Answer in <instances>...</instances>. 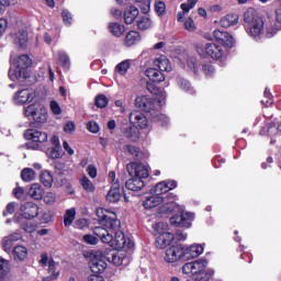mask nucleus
<instances>
[{"label":"nucleus","mask_w":281,"mask_h":281,"mask_svg":"<svg viewBox=\"0 0 281 281\" xmlns=\"http://www.w3.org/2000/svg\"><path fill=\"white\" fill-rule=\"evenodd\" d=\"M97 216L100 218V225L95 226L93 229V235L98 236L102 243L110 245L113 249H133L135 243L128 240L126 243V237H124V232L120 229L122 223L117 220V215L113 212H109L104 209L97 210Z\"/></svg>","instance_id":"obj_1"},{"label":"nucleus","mask_w":281,"mask_h":281,"mask_svg":"<svg viewBox=\"0 0 281 281\" xmlns=\"http://www.w3.org/2000/svg\"><path fill=\"white\" fill-rule=\"evenodd\" d=\"M210 262L207 259H199L192 262L184 263L182 267V273L189 276L196 281H210L214 278V269L209 268Z\"/></svg>","instance_id":"obj_2"},{"label":"nucleus","mask_w":281,"mask_h":281,"mask_svg":"<svg viewBox=\"0 0 281 281\" xmlns=\"http://www.w3.org/2000/svg\"><path fill=\"white\" fill-rule=\"evenodd\" d=\"M32 67V58L29 55H20L11 57V67L9 69V78L12 82H19L21 86L25 85V80L30 78L27 68Z\"/></svg>","instance_id":"obj_3"},{"label":"nucleus","mask_w":281,"mask_h":281,"mask_svg":"<svg viewBox=\"0 0 281 281\" xmlns=\"http://www.w3.org/2000/svg\"><path fill=\"white\" fill-rule=\"evenodd\" d=\"M126 170L130 177H132L125 183L127 190H131L132 192H139V190H143L146 186L144 179H148V176L150 175L148 167L144 164L131 162L126 166Z\"/></svg>","instance_id":"obj_4"},{"label":"nucleus","mask_w":281,"mask_h":281,"mask_svg":"<svg viewBox=\"0 0 281 281\" xmlns=\"http://www.w3.org/2000/svg\"><path fill=\"white\" fill-rule=\"evenodd\" d=\"M245 30L254 41H261L265 37V21L256 14V10L248 9L244 13Z\"/></svg>","instance_id":"obj_5"},{"label":"nucleus","mask_w":281,"mask_h":281,"mask_svg":"<svg viewBox=\"0 0 281 281\" xmlns=\"http://www.w3.org/2000/svg\"><path fill=\"white\" fill-rule=\"evenodd\" d=\"M166 91H160L156 98V101L148 95H140L135 99V105L137 109H142L145 113H154L158 106H164L166 104Z\"/></svg>","instance_id":"obj_6"},{"label":"nucleus","mask_w":281,"mask_h":281,"mask_svg":"<svg viewBox=\"0 0 281 281\" xmlns=\"http://www.w3.org/2000/svg\"><path fill=\"white\" fill-rule=\"evenodd\" d=\"M195 52L201 58H212L213 60L227 58V52L216 43L196 44Z\"/></svg>","instance_id":"obj_7"},{"label":"nucleus","mask_w":281,"mask_h":281,"mask_svg":"<svg viewBox=\"0 0 281 281\" xmlns=\"http://www.w3.org/2000/svg\"><path fill=\"white\" fill-rule=\"evenodd\" d=\"M23 115L27 120H33L35 124H45L47 122V108L42 103L34 102L23 108Z\"/></svg>","instance_id":"obj_8"},{"label":"nucleus","mask_w":281,"mask_h":281,"mask_svg":"<svg viewBox=\"0 0 281 281\" xmlns=\"http://www.w3.org/2000/svg\"><path fill=\"white\" fill-rule=\"evenodd\" d=\"M281 30V10H277L276 16L268 15L263 22V36L266 38H273Z\"/></svg>","instance_id":"obj_9"},{"label":"nucleus","mask_w":281,"mask_h":281,"mask_svg":"<svg viewBox=\"0 0 281 281\" xmlns=\"http://www.w3.org/2000/svg\"><path fill=\"white\" fill-rule=\"evenodd\" d=\"M169 222L173 227H183L184 229H190V227H192V223L194 222V213L178 211L177 214L170 217Z\"/></svg>","instance_id":"obj_10"},{"label":"nucleus","mask_w":281,"mask_h":281,"mask_svg":"<svg viewBox=\"0 0 281 281\" xmlns=\"http://www.w3.org/2000/svg\"><path fill=\"white\" fill-rule=\"evenodd\" d=\"M35 98L36 90L32 88H25L19 90L13 94V104H16V106H23L24 104H30L31 102H34Z\"/></svg>","instance_id":"obj_11"},{"label":"nucleus","mask_w":281,"mask_h":281,"mask_svg":"<svg viewBox=\"0 0 281 281\" xmlns=\"http://www.w3.org/2000/svg\"><path fill=\"white\" fill-rule=\"evenodd\" d=\"M90 271L92 273H103V271L106 269V261L104 260V252L98 250L95 251L91 260L89 262Z\"/></svg>","instance_id":"obj_12"},{"label":"nucleus","mask_w":281,"mask_h":281,"mask_svg":"<svg viewBox=\"0 0 281 281\" xmlns=\"http://www.w3.org/2000/svg\"><path fill=\"white\" fill-rule=\"evenodd\" d=\"M179 260H186V248L181 245L169 247L166 251L165 262L173 263Z\"/></svg>","instance_id":"obj_13"},{"label":"nucleus","mask_w":281,"mask_h":281,"mask_svg":"<svg viewBox=\"0 0 281 281\" xmlns=\"http://www.w3.org/2000/svg\"><path fill=\"white\" fill-rule=\"evenodd\" d=\"M20 214L22 218L26 221H32V218H36L38 214H41V206L34 202H26L21 204Z\"/></svg>","instance_id":"obj_14"},{"label":"nucleus","mask_w":281,"mask_h":281,"mask_svg":"<svg viewBox=\"0 0 281 281\" xmlns=\"http://www.w3.org/2000/svg\"><path fill=\"white\" fill-rule=\"evenodd\" d=\"M177 201V194L169 193L164 196L162 204L158 209V214H172L175 210L179 209V205L175 203Z\"/></svg>","instance_id":"obj_15"},{"label":"nucleus","mask_w":281,"mask_h":281,"mask_svg":"<svg viewBox=\"0 0 281 281\" xmlns=\"http://www.w3.org/2000/svg\"><path fill=\"white\" fill-rule=\"evenodd\" d=\"M213 36L217 43H221L225 49H232V47H236V40L232 34L221 31V30H215L213 33Z\"/></svg>","instance_id":"obj_16"},{"label":"nucleus","mask_w":281,"mask_h":281,"mask_svg":"<svg viewBox=\"0 0 281 281\" xmlns=\"http://www.w3.org/2000/svg\"><path fill=\"white\" fill-rule=\"evenodd\" d=\"M130 122L132 126H135V128H148V117H146L145 113H142L139 111L131 112Z\"/></svg>","instance_id":"obj_17"},{"label":"nucleus","mask_w":281,"mask_h":281,"mask_svg":"<svg viewBox=\"0 0 281 281\" xmlns=\"http://www.w3.org/2000/svg\"><path fill=\"white\" fill-rule=\"evenodd\" d=\"M175 188H177V181L165 180V181L158 182L151 189V192H154V194H157L158 196H164V194H167V192H170V190H175Z\"/></svg>","instance_id":"obj_18"},{"label":"nucleus","mask_w":281,"mask_h":281,"mask_svg":"<svg viewBox=\"0 0 281 281\" xmlns=\"http://www.w3.org/2000/svg\"><path fill=\"white\" fill-rule=\"evenodd\" d=\"M24 137L25 139L34 142L35 144H45V142H47V133L38 130H27L24 133Z\"/></svg>","instance_id":"obj_19"},{"label":"nucleus","mask_w":281,"mask_h":281,"mask_svg":"<svg viewBox=\"0 0 281 281\" xmlns=\"http://www.w3.org/2000/svg\"><path fill=\"white\" fill-rule=\"evenodd\" d=\"M161 203H164V196H159L150 190V193L143 201V206L145 210H153V207H157Z\"/></svg>","instance_id":"obj_20"},{"label":"nucleus","mask_w":281,"mask_h":281,"mask_svg":"<svg viewBox=\"0 0 281 281\" xmlns=\"http://www.w3.org/2000/svg\"><path fill=\"white\" fill-rule=\"evenodd\" d=\"M154 67H156V69H159V71H166L167 74H170V71H172V64L166 55H160L156 57L154 59Z\"/></svg>","instance_id":"obj_21"},{"label":"nucleus","mask_w":281,"mask_h":281,"mask_svg":"<svg viewBox=\"0 0 281 281\" xmlns=\"http://www.w3.org/2000/svg\"><path fill=\"white\" fill-rule=\"evenodd\" d=\"M260 135H268V137H276V135L281 134V121L276 120L270 123L268 126L262 127L259 132Z\"/></svg>","instance_id":"obj_22"},{"label":"nucleus","mask_w":281,"mask_h":281,"mask_svg":"<svg viewBox=\"0 0 281 281\" xmlns=\"http://www.w3.org/2000/svg\"><path fill=\"white\" fill-rule=\"evenodd\" d=\"M196 3H199V0H188L187 2L182 3L180 5L182 12H178L177 21L181 23L183 19H186V15L190 14V10H194Z\"/></svg>","instance_id":"obj_23"},{"label":"nucleus","mask_w":281,"mask_h":281,"mask_svg":"<svg viewBox=\"0 0 281 281\" xmlns=\"http://www.w3.org/2000/svg\"><path fill=\"white\" fill-rule=\"evenodd\" d=\"M203 251H205L203 245L193 244L189 248H184V258L186 260H190L191 258H199Z\"/></svg>","instance_id":"obj_24"},{"label":"nucleus","mask_w":281,"mask_h":281,"mask_svg":"<svg viewBox=\"0 0 281 281\" xmlns=\"http://www.w3.org/2000/svg\"><path fill=\"white\" fill-rule=\"evenodd\" d=\"M120 199H122L120 182H114L106 194V201H109V203H117Z\"/></svg>","instance_id":"obj_25"},{"label":"nucleus","mask_w":281,"mask_h":281,"mask_svg":"<svg viewBox=\"0 0 281 281\" xmlns=\"http://www.w3.org/2000/svg\"><path fill=\"white\" fill-rule=\"evenodd\" d=\"M175 240V235L171 233H161L156 237V247L158 249H166Z\"/></svg>","instance_id":"obj_26"},{"label":"nucleus","mask_w":281,"mask_h":281,"mask_svg":"<svg viewBox=\"0 0 281 281\" xmlns=\"http://www.w3.org/2000/svg\"><path fill=\"white\" fill-rule=\"evenodd\" d=\"M123 16L126 25H133V23H135V19L139 16V9H137L135 5H131L125 9Z\"/></svg>","instance_id":"obj_27"},{"label":"nucleus","mask_w":281,"mask_h":281,"mask_svg":"<svg viewBox=\"0 0 281 281\" xmlns=\"http://www.w3.org/2000/svg\"><path fill=\"white\" fill-rule=\"evenodd\" d=\"M159 109H161V106H158L154 112H151L150 117L153 122L158 124V126H168V124H170V119L168 115L159 112Z\"/></svg>","instance_id":"obj_28"},{"label":"nucleus","mask_w":281,"mask_h":281,"mask_svg":"<svg viewBox=\"0 0 281 281\" xmlns=\"http://www.w3.org/2000/svg\"><path fill=\"white\" fill-rule=\"evenodd\" d=\"M145 75L151 82H164L166 80V75L157 68L146 69Z\"/></svg>","instance_id":"obj_29"},{"label":"nucleus","mask_w":281,"mask_h":281,"mask_svg":"<svg viewBox=\"0 0 281 281\" xmlns=\"http://www.w3.org/2000/svg\"><path fill=\"white\" fill-rule=\"evenodd\" d=\"M44 194L45 189H43V186H41V183L31 184L29 189V196H31V199H34L35 201H41Z\"/></svg>","instance_id":"obj_30"},{"label":"nucleus","mask_w":281,"mask_h":281,"mask_svg":"<svg viewBox=\"0 0 281 281\" xmlns=\"http://www.w3.org/2000/svg\"><path fill=\"white\" fill-rule=\"evenodd\" d=\"M108 30L112 36L120 38V36H124V33L126 32V26H124V24H121L120 22H111L108 26Z\"/></svg>","instance_id":"obj_31"},{"label":"nucleus","mask_w":281,"mask_h":281,"mask_svg":"<svg viewBox=\"0 0 281 281\" xmlns=\"http://www.w3.org/2000/svg\"><path fill=\"white\" fill-rule=\"evenodd\" d=\"M139 41H142V35L139 34V32L130 31L125 36L124 45L126 47H133V45H137Z\"/></svg>","instance_id":"obj_32"},{"label":"nucleus","mask_w":281,"mask_h":281,"mask_svg":"<svg viewBox=\"0 0 281 281\" xmlns=\"http://www.w3.org/2000/svg\"><path fill=\"white\" fill-rule=\"evenodd\" d=\"M177 85L181 91H184V93H189L190 95H194V88L192 87V83L183 77L177 78Z\"/></svg>","instance_id":"obj_33"},{"label":"nucleus","mask_w":281,"mask_h":281,"mask_svg":"<svg viewBox=\"0 0 281 281\" xmlns=\"http://www.w3.org/2000/svg\"><path fill=\"white\" fill-rule=\"evenodd\" d=\"M238 24V15L236 14H228L224 18L221 19L220 25L222 27H232V25H237Z\"/></svg>","instance_id":"obj_34"},{"label":"nucleus","mask_w":281,"mask_h":281,"mask_svg":"<svg viewBox=\"0 0 281 281\" xmlns=\"http://www.w3.org/2000/svg\"><path fill=\"white\" fill-rule=\"evenodd\" d=\"M12 256L14 260L23 261L27 258V248H25V246H15Z\"/></svg>","instance_id":"obj_35"},{"label":"nucleus","mask_w":281,"mask_h":281,"mask_svg":"<svg viewBox=\"0 0 281 281\" xmlns=\"http://www.w3.org/2000/svg\"><path fill=\"white\" fill-rule=\"evenodd\" d=\"M14 43L19 45V47H25V45H27V31H19L14 36Z\"/></svg>","instance_id":"obj_36"},{"label":"nucleus","mask_w":281,"mask_h":281,"mask_svg":"<svg viewBox=\"0 0 281 281\" xmlns=\"http://www.w3.org/2000/svg\"><path fill=\"white\" fill-rule=\"evenodd\" d=\"M40 179L45 188H52L54 186V177L48 170H43Z\"/></svg>","instance_id":"obj_37"},{"label":"nucleus","mask_w":281,"mask_h":281,"mask_svg":"<svg viewBox=\"0 0 281 281\" xmlns=\"http://www.w3.org/2000/svg\"><path fill=\"white\" fill-rule=\"evenodd\" d=\"M10 271V262L0 257V281H5V277Z\"/></svg>","instance_id":"obj_38"},{"label":"nucleus","mask_w":281,"mask_h":281,"mask_svg":"<svg viewBox=\"0 0 281 281\" xmlns=\"http://www.w3.org/2000/svg\"><path fill=\"white\" fill-rule=\"evenodd\" d=\"M76 221V207L68 209L64 215V225L69 227Z\"/></svg>","instance_id":"obj_39"},{"label":"nucleus","mask_w":281,"mask_h":281,"mask_svg":"<svg viewBox=\"0 0 281 281\" xmlns=\"http://www.w3.org/2000/svg\"><path fill=\"white\" fill-rule=\"evenodd\" d=\"M128 69H131V59H125L115 67V71L120 74V76H126Z\"/></svg>","instance_id":"obj_40"},{"label":"nucleus","mask_w":281,"mask_h":281,"mask_svg":"<svg viewBox=\"0 0 281 281\" xmlns=\"http://www.w3.org/2000/svg\"><path fill=\"white\" fill-rule=\"evenodd\" d=\"M137 27L138 30H150V27H153V20L146 15L140 16L137 20Z\"/></svg>","instance_id":"obj_41"},{"label":"nucleus","mask_w":281,"mask_h":281,"mask_svg":"<svg viewBox=\"0 0 281 281\" xmlns=\"http://www.w3.org/2000/svg\"><path fill=\"white\" fill-rule=\"evenodd\" d=\"M124 150L128 153L132 157H134V159H142V157H144V154L142 153V150L136 146L126 145L124 147Z\"/></svg>","instance_id":"obj_42"},{"label":"nucleus","mask_w":281,"mask_h":281,"mask_svg":"<svg viewBox=\"0 0 281 281\" xmlns=\"http://www.w3.org/2000/svg\"><path fill=\"white\" fill-rule=\"evenodd\" d=\"M21 179L26 183H30V181H34L36 179V172L31 168H24L21 172Z\"/></svg>","instance_id":"obj_43"},{"label":"nucleus","mask_w":281,"mask_h":281,"mask_svg":"<svg viewBox=\"0 0 281 281\" xmlns=\"http://www.w3.org/2000/svg\"><path fill=\"white\" fill-rule=\"evenodd\" d=\"M79 183L83 188V190H86V192H95V186L93 184V182H91V180H89V178H87V176H83L79 180Z\"/></svg>","instance_id":"obj_44"},{"label":"nucleus","mask_w":281,"mask_h":281,"mask_svg":"<svg viewBox=\"0 0 281 281\" xmlns=\"http://www.w3.org/2000/svg\"><path fill=\"white\" fill-rule=\"evenodd\" d=\"M112 262L116 267H126V265H128V259H126L123 254H116L112 256Z\"/></svg>","instance_id":"obj_45"},{"label":"nucleus","mask_w":281,"mask_h":281,"mask_svg":"<svg viewBox=\"0 0 281 281\" xmlns=\"http://www.w3.org/2000/svg\"><path fill=\"white\" fill-rule=\"evenodd\" d=\"M46 155L50 159H60V157H63V151H60V146H56L48 148Z\"/></svg>","instance_id":"obj_46"},{"label":"nucleus","mask_w":281,"mask_h":281,"mask_svg":"<svg viewBox=\"0 0 281 281\" xmlns=\"http://www.w3.org/2000/svg\"><path fill=\"white\" fill-rule=\"evenodd\" d=\"M153 229L154 232H156V234H168V223L166 222H159L153 225Z\"/></svg>","instance_id":"obj_47"},{"label":"nucleus","mask_w":281,"mask_h":281,"mask_svg":"<svg viewBox=\"0 0 281 281\" xmlns=\"http://www.w3.org/2000/svg\"><path fill=\"white\" fill-rule=\"evenodd\" d=\"M181 23H184V30H187V32H196V24H194L192 18L182 19Z\"/></svg>","instance_id":"obj_48"},{"label":"nucleus","mask_w":281,"mask_h":281,"mask_svg":"<svg viewBox=\"0 0 281 281\" xmlns=\"http://www.w3.org/2000/svg\"><path fill=\"white\" fill-rule=\"evenodd\" d=\"M124 134L132 142H137L139 139V134L135 132V128H133L132 126L125 128Z\"/></svg>","instance_id":"obj_49"},{"label":"nucleus","mask_w":281,"mask_h":281,"mask_svg":"<svg viewBox=\"0 0 281 281\" xmlns=\"http://www.w3.org/2000/svg\"><path fill=\"white\" fill-rule=\"evenodd\" d=\"M263 98L265 99L261 100V104H263V106H271L273 104V95L268 90V88H266L263 92Z\"/></svg>","instance_id":"obj_50"},{"label":"nucleus","mask_w":281,"mask_h":281,"mask_svg":"<svg viewBox=\"0 0 281 281\" xmlns=\"http://www.w3.org/2000/svg\"><path fill=\"white\" fill-rule=\"evenodd\" d=\"M94 103L99 109H104L109 104V99L106 95L100 94L95 98Z\"/></svg>","instance_id":"obj_51"},{"label":"nucleus","mask_w":281,"mask_h":281,"mask_svg":"<svg viewBox=\"0 0 281 281\" xmlns=\"http://www.w3.org/2000/svg\"><path fill=\"white\" fill-rule=\"evenodd\" d=\"M58 60L61 64L63 67H69V55L67 53L59 50L58 52Z\"/></svg>","instance_id":"obj_52"},{"label":"nucleus","mask_w":281,"mask_h":281,"mask_svg":"<svg viewBox=\"0 0 281 281\" xmlns=\"http://www.w3.org/2000/svg\"><path fill=\"white\" fill-rule=\"evenodd\" d=\"M202 70L204 71L205 76H207V78H213L214 74H216V69L212 64L203 65Z\"/></svg>","instance_id":"obj_53"},{"label":"nucleus","mask_w":281,"mask_h":281,"mask_svg":"<svg viewBox=\"0 0 281 281\" xmlns=\"http://www.w3.org/2000/svg\"><path fill=\"white\" fill-rule=\"evenodd\" d=\"M61 18L65 25H71L74 23V15L71 14V12H69V10H64L61 12Z\"/></svg>","instance_id":"obj_54"},{"label":"nucleus","mask_w":281,"mask_h":281,"mask_svg":"<svg viewBox=\"0 0 281 281\" xmlns=\"http://www.w3.org/2000/svg\"><path fill=\"white\" fill-rule=\"evenodd\" d=\"M155 12L158 16L166 14V3L164 1L155 2Z\"/></svg>","instance_id":"obj_55"},{"label":"nucleus","mask_w":281,"mask_h":281,"mask_svg":"<svg viewBox=\"0 0 281 281\" xmlns=\"http://www.w3.org/2000/svg\"><path fill=\"white\" fill-rule=\"evenodd\" d=\"M56 267H58V263L54 261V259H50L48 261V273L49 276H54V273H58V278L60 277V271L56 270Z\"/></svg>","instance_id":"obj_56"},{"label":"nucleus","mask_w":281,"mask_h":281,"mask_svg":"<svg viewBox=\"0 0 281 281\" xmlns=\"http://www.w3.org/2000/svg\"><path fill=\"white\" fill-rule=\"evenodd\" d=\"M22 229H24V232H26L27 234H32V233L36 232V224H34L32 222H26V223L22 224Z\"/></svg>","instance_id":"obj_57"},{"label":"nucleus","mask_w":281,"mask_h":281,"mask_svg":"<svg viewBox=\"0 0 281 281\" xmlns=\"http://www.w3.org/2000/svg\"><path fill=\"white\" fill-rule=\"evenodd\" d=\"M2 244H3V249L4 251H7V254L12 251V245H14V241H12V239L9 236L3 238Z\"/></svg>","instance_id":"obj_58"},{"label":"nucleus","mask_w":281,"mask_h":281,"mask_svg":"<svg viewBox=\"0 0 281 281\" xmlns=\"http://www.w3.org/2000/svg\"><path fill=\"white\" fill-rule=\"evenodd\" d=\"M44 201L47 203V205H54V203H56V193L47 192L44 196Z\"/></svg>","instance_id":"obj_59"},{"label":"nucleus","mask_w":281,"mask_h":281,"mask_svg":"<svg viewBox=\"0 0 281 281\" xmlns=\"http://www.w3.org/2000/svg\"><path fill=\"white\" fill-rule=\"evenodd\" d=\"M13 194L15 199H20V200H23L26 196L25 189H23L22 187H16L15 189H13Z\"/></svg>","instance_id":"obj_60"},{"label":"nucleus","mask_w":281,"mask_h":281,"mask_svg":"<svg viewBox=\"0 0 281 281\" xmlns=\"http://www.w3.org/2000/svg\"><path fill=\"white\" fill-rule=\"evenodd\" d=\"M87 130L89 133H100V125H98L94 121H90L87 124Z\"/></svg>","instance_id":"obj_61"},{"label":"nucleus","mask_w":281,"mask_h":281,"mask_svg":"<svg viewBox=\"0 0 281 281\" xmlns=\"http://www.w3.org/2000/svg\"><path fill=\"white\" fill-rule=\"evenodd\" d=\"M50 111L54 113V115H60V113H63L60 104H58L56 101H50Z\"/></svg>","instance_id":"obj_62"},{"label":"nucleus","mask_w":281,"mask_h":281,"mask_svg":"<svg viewBox=\"0 0 281 281\" xmlns=\"http://www.w3.org/2000/svg\"><path fill=\"white\" fill-rule=\"evenodd\" d=\"M83 241L87 243V245H98V237L93 235H85Z\"/></svg>","instance_id":"obj_63"},{"label":"nucleus","mask_w":281,"mask_h":281,"mask_svg":"<svg viewBox=\"0 0 281 281\" xmlns=\"http://www.w3.org/2000/svg\"><path fill=\"white\" fill-rule=\"evenodd\" d=\"M65 133H74L76 131V123L72 121H69L65 126H64Z\"/></svg>","instance_id":"obj_64"}]
</instances>
